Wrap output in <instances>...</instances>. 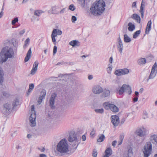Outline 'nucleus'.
<instances>
[{
  "mask_svg": "<svg viewBox=\"0 0 157 157\" xmlns=\"http://www.w3.org/2000/svg\"><path fill=\"white\" fill-rule=\"evenodd\" d=\"M95 133V132L94 131H92L90 133V135L92 136H93Z\"/></svg>",
  "mask_w": 157,
  "mask_h": 157,
  "instance_id": "62",
  "label": "nucleus"
},
{
  "mask_svg": "<svg viewBox=\"0 0 157 157\" xmlns=\"http://www.w3.org/2000/svg\"><path fill=\"white\" fill-rule=\"evenodd\" d=\"M30 42V39L29 38L27 39L25 41V44L24 46V48H25L27 47V44H29Z\"/></svg>",
  "mask_w": 157,
  "mask_h": 157,
  "instance_id": "42",
  "label": "nucleus"
},
{
  "mask_svg": "<svg viewBox=\"0 0 157 157\" xmlns=\"http://www.w3.org/2000/svg\"><path fill=\"white\" fill-rule=\"evenodd\" d=\"M128 26H129L128 29L130 31H132L135 29V25L131 22L128 23Z\"/></svg>",
  "mask_w": 157,
  "mask_h": 157,
  "instance_id": "26",
  "label": "nucleus"
},
{
  "mask_svg": "<svg viewBox=\"0 0 157 157\" xmlns=\"http://www.w3.org/2000/svg\"><path fill=\"white\" fill-rule=\"evenodd\" d=\"M86 139V136L85 135H83L82 137V140L83 141H85Z\"/></svg>",
  "mask_w": 157,
  "mask_h": 157,
  "instance_id": "53",
  "label": "nucleus"
},
{
  "mask_svg": "<svg viewBox=\"0 0 157 157\" xmlns=\"http://www.w3.org/2000/svg\"><path fill=\"white\" fill-rule=\"evenodd\" d=\"M152 150V144L151 142H147L146 144L144 145L143 153L144 157H148L151 154Z\"/></svg>",
  "mask_w": 157,
  "mask_h": 157,
  "instance_id": "8",
  "label": "nucleus"
},
{
  "mask_svg": "<svg viewBox=\"0 0 157 157\" xmlns=\"http://www.w3.org/2000/svg\"><path fill=\"white\" fill-rule=\"evenodd\" d=\"M140 33V30H138L136 31L133 35V38H136L137 37Z\"/></svg>",
  "mask_w": 157,
  "mask_h": 157,
  "instance_id": "35",
  "label": "nucleus"
},
{
  "mask_svg": "<svg viewBox=\"0 0 157 157\" xmlns=\"http://www.w3.org/2000/svg\"><path fill=\"white\" fill-rule=\"evenodd\" d=\"M56 93H54L52 94L50 97L49 100L50 105L52 108L53 109L55 107L54 105L55 100L56 97Z\"/></svg>",
  "mask_w": 157,
  "mask_h": 157,
  "instance_id": "14",
  "label": "nucleus"
},
{
  "mask_svg": "<svg viewBox=\"0 0 157 157\" xmlns=\"http://www.w3.org/2000/svg\"><path fill=\"white\" fill-rule=\"evenodd\" d=\"M98 137V138L97 139V141L99 142H102L105 138V136L103 134L99 135Z\"/></svg>",
  "mask_w": 157,
  "mask_h": 157,
  "instance_id": "25",
  "label": "nucleus"
},
{
  "mask_svg": "<svg viewBox=\"0 0 157 157\" xmlns=\"http://www.w3.org/2000/svg\"><path fill=\"white\" fill-rule=\"evenodd\" d=\"M117 143V141L116 140L113 141L112 143V146L114 147H115L116 146Z\"/></svg>",
  "mask_w": 157,
  "mask_h": 157,
  "instance_id": "52",
  "label": "nucleus"
},
{
  "mask_svg": "<svg viewBox=\"0 0 157 157\" xmlns=\"http://www.w3.org/2000/svg\"><path fill=\"white\" fill-rule=\"evenodd\" d=\"M148 117V115L147 112L146 111H144L143 112V118L145 119Z\"/></svg>",
  "mask_w": 157,
  "mask_h": 157,
  "instance_id": "41",
  "label": "nucleus"
},
{
  "mask_svg": "<svg viewBox=\"0 0 157 157\" xmlns=\"http://www.w3.org/2000/svg\"><path fill=\"white\" fill-rule=\"evenodd\" d=\"M105 6V2L102 0H100L97 2L94 3L91 6L90 10L94 15L100 14L104 10Z\"/></svg>",
  "mask_w": 157,
  "mask_h": 157,
  "instance_id": "2",
  "label": "nucleus"
},
{
  "mask_svg": "<svg viewBox=\"0 0 157 157\" xmlns=\"http://www.w3.org/2000/svg\"><path fill=\"white\" fill-rule=\"evenodd\" d=\"M137 63L140 65H142L146 63V60L145 58H141L137 61Z\"/></svg>",
  "mask_w": 157,
  "mask_h": 157,
  "instance_id": "22",
  "label": "nucleus"
},
{
  "mask_svg": "<svg viewBox=\"0 0 157 157\" xmlns=\"http://www.w3.org/2000/svg\"><path fill=\"white\" fill-rule=\"evenodd\" d=\"M132 155V150L131 148H129L128 149L127 151V155L126 157H129L130 155Z\"/></svg>",
  "mask_w": 157,
  "mask_h": 157,
  "instance_id": "33",
  "label": "nucleus"
},
{
  "mask_svg": "<svg viewBox=\"0 0 157 157\" xmlns=\"http://www.w3.org/2000/svg\"><path fill=\"white\" fill-rule=\"evenodd\" d=\"M112 65L110 64H109V67L107 68V71L108 73L110 74L112 70V68L111 67Z\"/></svg>",
  "mask_w": 157,
  "mask_h": 157,
  "instance_id": "39",
  "label": "nucleus"
},
{
  "mask_svg": "<svg viewBox=\"0 0 157 157\" xmlns=\"http://www.w3.org/2000/svg\"><path fill=\"white\" fill-rule=\"evenodd\" d=\"M124 40L125 43H129L131 41L130 38L126 34L124 35Z\"/></svg>",
  "mask_w": 157,
  "mask_h": 157,
  "instance_id": "27",
  "label": "nucleus"
},
{
  "mask_svg": "<svg viewBox=\"0 0 157 157\" xmlns=\"http://www.w3.org/2000/svg\"><path fill=\"white\" fill-rule=\"evenodd\" d=\"M2 93L3 96L5 97H7L9 96V94L5 91L3 92Z\"/></svg>",
  "mask_w": 157,
  "mask_h": 157,
  "instance_id": "48",
  "label": "nucleus"
},
{
  "mask_svg": "<svg viewBox=\"0 0 157 157\" xmlns=\"http://www.w3.org/2000/svg\"><path fill=\"white\" fill-rule=\"evenodd\" d=\"M97 152L95 149H94L93 151L92 155L93 157H97Z\"/></svg>",
  "mask_w": 157,
  "mask_h": 157,
  "instance_id": "45",
  "label": "nucleus"
},
{
  "mask_svg": "<svg viewBox=\"0 0 157 157\" xmlns=\"http://www.w3.org/2000/svg\"><path fill=\"white\" fill-rule=\"evenodd\" d=\"M143 3H144V0H142V1L141 5L140 7V9L139 11L141 13V17L142 18H143L144 17V10L143 6L144 5V4H143Z\"/></svg>",
  "mask_w": 157,
  "mask_h": 157,
  "instance_id": "23",
  "label": "nucleus"
},
{
  "mask_svg": "<svg viewBox=\"0 0 157 157\" xmlns=\"http://www.w3.org/2000/svg\"><path fill=\"white\" fill-rule=\"evenodd\" d=\"M67 139L71 143V144L75 148H77L80 143V139L77 138L76 134L74 132H71L69 133Z\"/></svg>",
  "mask_w": 157,
  "mask_h": 157,
  "instance_id": "5",
  "label": "nucleus"
},
{
  "mask_svg": "<svg viewBox=\"0 0 157 157\" xmlns=\"http://www.w3.org/2000/svg\"><path fill=\"white\" fill-rule=\"evenodd\" d=\"M124 92L127 93L129 95L131 94V88L129 85L124 84L120 88L116 89V93L120 95H122Z\"/></svg>",
  "mask_w": 157,
  "mask_h": 157,
  "instance_id": "6",
  "label": "nucleus"
},
{
  "mask_svg": "<svg viewBox=\"0 0 157 157\" xmlns=\"http://www.w3.org/2000/svg\"><path fill=\"white\" fill-rule=\"evenodd\" d=\"M57 47L56 46H55L53 48V55H55L57 52Z\"/></svg>",
  "mask_w": 157,
  "mask_h": 157,
  "instance_id": "47",
  "label": "nucleus"
},
{
  "mask_svg": "<svg viewBox=\"0 0 157 157\" xmlns=\"http://www.w3.org/2000/svg\"><path fill=\"white\" fill-rule=\"evenodd\" d=\"M79 3L82 7H84L85 6V0H82V1L79 2Z\"/></svg>",
  "mask_w": 157,
  "mask_h": 157,
  "instance_id": "43",
  "label": "nucleus"
},
{
  "mask_svg": "<svg viewBox=\"0 0 157 157\" xmlns=\"http://www.w3.org/2000/svg\"><path fill=\"white\" fill-rule=\"evenodd\" d=\"M56 32L59 35H61L62 33V31L59 29H57V31H56Z\"/></svg>",
  "mask_w": 157,
  "mask_h": 157,
  "instance_id": "50",
  "label": "nucleus"
},
{
  "mask_svg": "<svg viewBox=\"0 0 157 157\" xmlns=\"http://www.w3.org/2000/svg\"><path fill=\"white\" fill-rule=\"evenodd\" d=\"M102 92L101 96L102 98L107 97L110 95V90L106 88L103 90V91Z\"/></svg>",
  "mask_w": 157,
  "mask_h": 157,
  "instance_id": "18",
  "label": "nucleus"
},
{
  "mask_svg": "<svg viewBox=\"0 0 157 157\" xmlns=\"http://www.w3.org/2000/svg\"><path fill=\"white\" fill-rule=\"evenodd\" d=\"M111 121L114 126H118L119 123V119L117 115H112L111 117Z\"/></svg>",
  "mask_w": 157,
  "mask_h": 157,
  "instance_id": "13",
  "label": "nucleus"
},
{
  "mask_svg": "<svg viewBox=\"0 0 157 157\" xmlns=\"http://www.w3.org/2000/svg\"><path fill=\"white\" fill-rule=\"evenodd\" d=\"M151 28L149 26H148L147 25L146 26V29H145V33L146 34H148L149 33V32L151 30Z\"/></svg>",
  "mask_w": 157,
  "mask_h": 157,
  "instance_id": "40",
  "label": "nucleus"
},
{
  "mask_svg": "<svg viewBox=\"0 0 157 157\" xmlns=\"http://www.w3.org/2000/svg\"><path fill=\"white\" fill-rule=\"evenodd\" d=\"M113 57H111L110 58H109V62L110 63H112V61H113Z\"/></svg>",
  "mask_w": 157,
  "mask_h": 157,
  "instance_id": "58",
  "label": "nucleus"
},
{
  "mask_svg": "<svg viewBox=\"0 0 157 157\" xmlns=\"http://www.w3.org/2000/svg\"><path fill=\"white\" fill-rule=\"evenodd\" d=\"M131 17L134 20H136L137 22L140 23V16L137 14H133L131 16Z\"/></svg>",
  "mask_w": 157,
  "mask_h": 157,
  "instance_id": "19",
  "label": "nucleus"
},
{
  "mask_svg": "<svg viewBox=\"0 0 157 157\" xmlns=\"http://www.w3.org/2000/svg\"><path fill=\"white\" fill-rule=\"evenodd\" d=\"M19 103L18 99L16 98L13 101L12 105L9 103H5L3 107V113L5 114L9 113L11 110L13 109L15 107L19 104Z\"/></svg>",
  "mask_w": 157,
  "mask_h": 157,
  "instance_id": "4",
  "label": "nucleus"
},
{
  "mask_svg": "<svg viewBox=\"0 0 157 157\" xmlns=\"http://www.w3.org/2000/svg\"><path fill=\"white\" fill-rule=\"evenodd\" d=\"M36 117V112L35 111V108L34 105L31 106V110L30 116L29 117L30 125L31 127H34L36 125L35 119Z\"/></svg>",
  "mask_w": 157,
  "mask_h": 157,
  "instance_id": "7",
  "label": "nucleus"
},
{
  "mask_svg": "<svg viewBox=\"0 0 157 157\" xmlns=\"http://www.w3.org/2000/svg\"><path fill=\"white\" fill-rule=\"evenodd\" d=\"M32 54L31 48H30L28 50L26 56L25 58L24 61L25 62H27L30 59Z\"/></svg>",
  "mask_w": 157,
  "mask_h": 157,
  "instance_id": "21",
  "label": "nucleus"
},
{
  "mask_svg": "<svg viewBox=\"0 0 157 157\" xmlns=\"http://www.w3.org/2000/svg\"><path fill=\"white\" fill-rule=\"evenodd\" d=\"M112 153V150L110 147L107 148L105 151V155H104L106 157H109L110 156Z\"/></svg>",
  "mask_w": 157,
  "mask_h": 157,
  "instance_id": "20",
  "label": "nucleus"
},
{
  "mask_svg": "<svg viewBox=\"0 0 157 157\" xmlns=\"http://www.w3.org/2000/svg\"><path fill=\"white\" fill-rule=\"evenodd\" d=\"M42 13V12L40 10H37L35 11L34 14L35 15L39 16L40 14Z\"/></svg>",
  "mask_w": 157,
  "mask_h": 157,
  "instance_id": "38",
  "label": "nucleus"
},
{
  "mask_svg": "<svg viewBox=\"0 0 157 157\" xmlns=\"http://www.w3.org/2000/svg\"><path fill=\"white\" fill-rule=\"evenodd\" d=\"M114 74L117 76L122 75L123 74L121 71V69L116 70L114 72Z\"/></svg>",
  "mask_w": 157,
  "mask_h": 157,
  "instance_id": "31",
  "label": "nucleus"
},
{
  "mask_svg": "<svg viewBox=\"0 0 157 157\" xmlns=\"http://www.w3.org/2000/svg\"><path fill=\"white\" fill-rule=\"evenodd\" d=\"M123 140V139L122 138L121 141L118 142V145H120L122 144Z\"/></svg>",
  "mask_w": 157,
  "mask_h": 157,
  "instance_id": "57",
  "label": "nucleus"
},
{
  "mask_svg": "<svg viewBox=\"0 0 157 157\" xmlns=\"http://www.w3.org/2000/svg\"><path fill=\"white\" fill-rule=\"evenodd\" d=\"M65 11V8L63 9L60 12V13H64V12Z\"/></svg>",
  "mask_w": 157,
  "mask_h": 157,
  "instance_id": "61",
  "label": "nucleus"
},
{
  "mask_svg": "<svg viewBox=\"0 0 157 157\" xmlns=\"http://www.w3.org/2000/svg\"><path fill=\"white\" fill-rule=\"evenodd\" d=\"M121 71L123 74V75L127 74L129 72V70L127 68H123L121 69Z\"/></svg>",
  "mask_w": 157,
  "mask_h": 157,
  "instance_id": "32",
  "label": "nucleus"
},
{
  "mask_svg": "<svg viewBox=\"0 0 157 157\" xmlns=\"http://www.w3.org/2000/svg\"><path fill=\"white\" fill-rule=\"evenodd\" d=\"M69 9L71 11H74L75 10V8L73 5L71 4L69 6Z\"/></svg>",
  "mask_w": 157,
  "mask_h": 157,
  "instance_id": "44",
  "label": "nucleus"
},
{
  "mask_svg": "<svg viewBox=\"0 0 157 157\" xmlns=\"http://www.w3.org/2000/svg\"><path fill=\"white\" fill-rule=\"evenodd\" d=\"M34 87V86L33 83H31L29 85V88L27 93V96H28L30 94V93L33 89Z\"/></svg>",
  "mask_w": 157,
  "mask_h": 157,
  "instance_id": "28",
  "label": "nucleus"
},
{
  "mask_svg": "<svg viewBox=\"0 0 157 157\" xmlns=\"http://www.w3.org/2000/svg\"><path fill=\"white\" fill-rule=\"evenodd\" d=\"M57 31V29H54L52 31L51 35L52 41L54 43V44L55 45L56 44V39L55 37L56 36H57V35H58L57 34V33L56 32V31Z\"/></svg>",
  "mask_w": 157,
  "mask_h": 157,
  "instance_id": "17",
  "label": "nucleus"
},
{
  "mask_svg": "<svg viewBox=\"0 0 157 157\" xmlns=\"http://www.w3.org/2000/svg\"><path fill=\"white\" fill-rule=\"evenodd\" d=\"M77 20L76 17L74 16H73L71 17V21L73 23H75V22Z\"/></svg>",
  "mask_w": 157,
  "mask_h": 157,
  "instance_id": "46",
  "label": "nucleus"
},
{
  "mask_svg": "<svg viewBox=\"0 0 157 157\" xmlns=\"http://www.w3.org/2000/svg\"><path fill=\"white\" fill-rule=\"evenodd\" d=\"M135 94L136 97H139V93L137 91H135Z\"/></svg>",
  "mask_w": 157,
  "mask_h": 157,
  "instance_id": "60",
  "label": "nucleus"
},
{
  "mask_svg": "<svg viewBox=\"0 0 157 157\" xmlns=\"http://www.w3.org/2000/svg\"><path fill=\"white\" fill-rule=\"evenodd\" d=\"M117 46L119 52L121 54L123 48V46L122 40L120 36L117 39Z\"/></svg>",
  "mask_w": 157,
  "mask_h": 157,
  "instance_id": "12",
  "label": "nucleus"
},
{
  "mask_svg": "<svg viewBox=\"0 0 157 157\" xmlns=\"http://www.w3.org/2000/svg\"><path fill=\"white\" fill-rule=\"evenodd\" d=\"M25 30L23 29V30H21V31H20V32L19 33V34L21 35H22L23 34L25 33Z\"/></svg>",
  "mask_w": 157,
  "mask_h": 157,
  "instance_id": "54",
  "label": "nucleus"
},
{
  "mask_svg": "<svg viewBox=\"0 0 157 157\" xmlns=\"http://www.w3.org/2000/svg\"><path fill=\"white\" fill-rule=\"evenodd\" d=\"M57 150L61 154H67L69 151V145L67 140H61L57 145Z\"/></svg>",
  "mask_w": 157,
  "mask_h": 157,
  "instance_id": "3",
  "label": "nucleus"
},
{
  "mask_svg": "<svg viewBox=\"0 0 157 157\" xmlns=\"http://www.w3.org/2000/svg\"><path fill=\"white\" fill-rule=\"evenodd\" d=\"M105 108L106 109H109L114 112H117L119 111V109L114 104H111L108 102H105L104 104Z\"/></svg>",
  "mask_w": 157,
  "mask_h": 157,
  "instance_id": "9",
  "label": "nucleus"
},
{
  "mask_svg": "<svg viewBox=\"0 0 157 157\" xmlns=\"http://www.w3.org/2000/svg\"><path fill=\"white\" fill-rule=\"evenodd\" d=\"M147 133V131L144 128H139L136 131V133L140 137H144L146 136Z\"/></svg>",
  "mask_w": 157,
  "mask_h": 157,
  "instance_id": "10",
  "label": "nucleus"
},
{
  "mask_svg": "<svg viewBox=\"0 0 157 157\" xmlns=\"http://www.w3.org/2000/svg\"><path fill=\"white\" fill-rule=\"evenodd\" d=\"M18 19L17 17L14 18L11 21V24L12 25H14L16 22H18Z\"/></svg>",
  "mask_w": 157,
  "mask_h": 157,
  "instance_id": "37",
  "label": "nucleus"
},
{
  "mask_svg": "<svg viewBox=\"0 0 157 157\" xmlns=\"http://www.w3.org/2000/svg\"><path fill=\"white\" fill-rule=\"evenodd\" d=\"M46 94V91L44 90H43L41 92L40 94V96L39 98L38 102L39 104H40L42 102L43 100L45 98V96Z\"/></svg>",
  "mask_w": 157,
  "mask_h": 157,
  "instance_id": "15",
  "label": "nucleus"
},
{
  "mask_svg": "<svg viewBox=\"0 0 157 157\" xmlns=\"http://www.w3.org/2000/svg\"><path fill=\"white\" fill-rule=\"evenodd\" d=\"M138 97H135L133 99V101L134 102H136L138 100Z\"/></svg>",
  "mask_w": 157,
  "mask_h": 157,
  "instance_id": "56",
  "label": "nucleus"
},
{
  "mask_svg": "<svg viewBox=\"0 0 157 157\" xmlns=\"http://www.w3.org/2000/svg\"><path fill=\"white\" fill-rule=\"evenodd\" d=\"M148 27L149 26L150 27H151V21L150 20L147 23V25Z\"/></svg>",
  "mask_w": 157,
  "mask_h": 157,
  "instance_id": "51",
  "label": "nucleus"
},
{
  "mask_svg": "<svg viewBox=\"0 0 157 157\" xmlns=\"http://www.w3.org/2000/svg\"><path fill=\"white\" fill-rule=\"evenodd\" d=\"M156 73V72L151 71L149 76L148 79H153L155 76Z\"/></svg>",
  "mask_w": 157,
  "mask_h": 157,
  "instance_id": "30",
  "label": "nucleus"
},
{
  "mask_svg": "<svg viewBox=\"0 0 157 157\" xmlns=\"http://www.w3.org/2000/svg\"><path fill=\"white\" fill-rule=\"evenodd\" d=\"M38 61H36L33 64V68L31 71L30 73L32 75H34L36 72L38 65Z\"/></svg>",
  "mask_w": 157,
  "mask_h": 157,
  "instance_id": "16",
  "label": "nucleus"
},
{
  "mask_svg": "<svg viewBox=\"0 0 157 157\" xmlns=\"http://www.w3.org/2000/svg\"><path fill=\"white\" fill-rule=\"evenodd\" d=\"M93 92L95 94H99L103 91V88L99 85L94 86L92 89Z\"/></svg>",
  "mask_w": 157,
  "mask_h": 157,
  "instance_id": "11",
  "label": "nucleus"
},
{
  "mask_svg": "<svg viewBox=\"0 0 157 157\" xmlns=\"http://www.w3.org/2000/svg\"><path fill=\"white\" fill-rule=\"evenodd\" d=\"M150 139L152 143H155L157 144V135H153L151 136Z\"/></svg>",
  "mask_w": 157,
  "mask_h": 157,
  "instance_id": "24",
  "label": "nucleus"
},
{
  "mask_svg": "<svg viewBox=\"0 0 157 157\" xmlns=\"http://www.w3.org/2000/svg\"><path fill=\"white\" fill-rule=\"evenodd\" d=\"M39 157H47L46 155L44 154H41L39 155Z\"/></svg>",
  "mask_w": 157,
  "mask_h": 157,
  "instance_id": "55",
  "label": "nucleus"
},
{
  "mask_svg": "<svg viewBox=\"0 0 157 157\" xmlns=\"http://www.w3.org/2000/svg\"><path fill=\"white\" fill-rule=\"evenodd\" d=\"M156 69L157 70V64L156 62H155L152 66L151 71L156 72L155 71Z\"/></svg>",
  "mask_w": 157,
  "mask_h": 157,
  "instance_id": "36",
  "label": "nucleus"
},
{
  "mask_svg": "<svg viewBox=\"0 0 157 157\" xmlns=\"http://www.w3.org/2000/svg\"><path fill=\"white\" fill-rule=\"evenodd\" d=\"M88 78L89 80H91L93 78V77L92 75H90L89 76Z\"/></svg>",
  "mask_w": 157,
  "mask_h": 157,
  "instance_id": "63",
  "label": "nucleus"
},
{
  "mask_svg": "<svg viewBox=\"0 0 157 157\" xmlns=\"http://www.w3.org/2000/svg\"><path fill=\"white\" fill-rule=\"evenodd\" d=\"M78 43H79V42L78 41L74 40L70 41L69 44L70 45L74 47L76 45L78 46L79 45L78 44Z\"/></svg>",
  "mask_w": 157,
  "mask_h": 157,
  "instance_id": "29",
  "label": "nucleus"
},
{
  "mask_svg": "<svg viewBox=\"0 0 157 157\" xmlns=\"http://www.w3.org/2000/svg\"><path fill=\"white\" fill-rule=\"evenodd\" d=\"M94 111L96 113H98L102 114L104 113V109L102 108L99 109H95Z\"/></svg>",
  "mask_w": 157,
  "mask_h": 157,
  "instance_id": "34",
  "label": "nucleus"
},
{
  "mask_svg": "<svg viewBox=\"0 0 157 157\" xmlns=\"http://www.w3.org/2000/svg\"><path fill=\"white\" fill-rule=\"evenodd\" d=\"M125 121V119L124 118H122V119H121V123L123 124L124 122Z\"/></svg>",
  "mask_w": 157,
  "mask_h": 157,
  "instance_id": "64",
  "label": "nucleus"
},
{
  "mask_svg": "<svg viewBox=\"0 0 157 157\" xmlns=\"http://www.w3.org/2000/svg\"><path fill=\"white\" fill-rule=\"evenodd\" d=\"M132 8L135 7V8H136L137 7L136 2H134L132 3Z\"/></svg>",
  "mask_w": 157,
  "mask_h": 157,
  "instance_id": "49",
  "label": "nucleus"
},
{
  "mask_svg": "<svg viewBox=\"0 0 157 157\" xmlns=\"http://www.w3.org/2000/svg\"><path fill=\"white\" fill-rule=\"evenodd\" d=\"M3 15V12L2 11H1L0 13V18H1Z\"/></svg>",
  "mask_w": 157,
  "mask_h": 157,
  "instance_id": "59",
  "label": "nucleus"
},
{
  "mask_svg": "<svg viewBox=\"0 0 157 157\" xmlns=\"http://www.w3.org/2000/svg\"><path fill=\"white\" fill-rule=\"evenodd\" d=\"M14 56V52L12 48L6 46L3 48L0 53V63L6 62L8 58H11Z\"/></svg>",
  "mask_w": 157,
  "mask_h": 157,
  "instance_id": "1",
  "label": "nucleus"
}]
</instances>
